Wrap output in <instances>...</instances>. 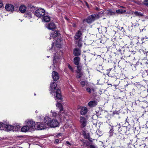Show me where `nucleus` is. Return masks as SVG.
Returning a JSON list of instances; mask_svg holds the SVG:
<instances>
[{"label":"nucleus","instance_id":"nucleus-10","mask_svg":"<svg viewBox=\"0 0 148 148\" xmlns=\"http://www.w3.org/2000/svg\"><path fill=\"white\" fill-rule=\"evenodd\" d=\"M80 122L81 124V128H84L86 126L87 121L85 117L82 116H80Z\"/></svg>","mask_w":148,"mask_h":148},{"label":"nucleus","instance_id":"nucleus-1","mask_svg":"<svg viewBox=\"0 0 148 148\" xmlns=\"http://www.w3.org/2000/svg\"><path fill=\"white\" fill-rule=\"evenodd\" d=\"M50 93L52 95H55L56 93V97L59 99H62V96L61 94V91L59 89H57V85L55 82L51 83L50 84Z\"/></svg>","mask_w":148,"mask_h":148},{"label":"nucleus","instance_id":"nucleus-58","mask_svg":"<svg viewBox=\"0 0 148 148\" xmlns=\"http://www.w3.org/2000/svg\"><path fill=\"white\" fill-rule=\"evenodd\" d=\"M148 139V137H147Z\"/></svg>","mask_w":148,"mask_h":148},{"label":"nucleus","instance_id":"nucleus-11","mask_svg":"<svg viewBox=\"0 0 148 148\" xmlns=\"http://www.w3.org/2000/svg\"><path fill=\"white\" fill-rule=\"evenodd\" d=\"M6 10L8 11L12 12L14 9V7L13 5L11 4H7L5 7Z\"/></svg>","mask_w":148,"mask_h":148},{"label":"nucleus","instance_id":"nucleus-20","mask_svg":"<svg viewBox=\"0 0 148 148\" xmlns=\"http://www.w3.org/2000/svg\"><path fill=\"white\" fill-rule=\"evenodd\" d=\"M20 11L22 13H25L26 10V6L23 5H21L19 7Z\"/></svg>","mask_w":148,"mask_h":148},{"label":"nucleus","instance_id":"nucleus-43","mask_svg":"<svg viewBox=\"0 0 148 148\" xmlns=\"http://www.w3.org/2000/svg\"><path fill=\"white\" fill-rule=\"evenodd\" d=\"M72 26L74 27H75L76 26V25L75 23H73L72 24Z\"/></svg>","mask_w":148,"mask_h":148},{"label":"nucleus","instance_id":"nucleus-42","mask_svg":"<svg viewBox=\"0 0 148 148\" xmlns=\"http://www.w3.org/2000/svg\"><path fill=\"white\" fill-rule=\"evenodd\" d=\"M3 6V3L2 2H0V8H1Z\"/></svg>","mask_w":148,"mask_h":148},{"label":"nucleus","instance_id":"nucleus-17","mask_svg":"<svg viewBox=\"0 0 148 148\" xmlns=\"http://www.w3.org/2000/svg\"><path fill=\"white\" fill-rule=\"evenodd\" d=\"M97 102L95 100L91 101L88 103V105L90 107H94L97 104Z\"/></svg>","mask_w":148,"mask_h":148},{"label":"nucleus","instance_id":"nucleus-3","mask_svg":"<svg viewBox=\"0 0 148 148\" xmlns=\"http://www.w3.org/2000/svg\"><path fill=\"white\" fill-rule=\"evenodd\" d=\"M61 39L60 38L58 39L56 41L55 46H54V43H52L51 47L49 49V51L51 52H53L54 51L55 52H56V50H57V51H58L59 52V53H61L59 50V48L61 46Z\"/></svg>","mask_w":148,"mask_h":148},{"label":"nucleus","instance_id":"nucleus-7","mask_svg":"<svg viewBox=\"0 0 148 148\" xmlns=\"http://www.w3.org/2000/svg\"><path fill=\"white\" fill-rule=\"evenodd\" d=\"M45 117L44 120V123L43 122H40L37 123V129L38 130H42L46 128L47 127H48L45 123Z\"/></svg>","mask_w":148,"mask_h":148},{"label":"nucleus","instance_id":"nucleus-15","mask_svg":"<svg viewBox=\"0 0 148 148\" xmlns=\"http://www.w3.org/2000/svg\"><path fill=\"white\" fill-rule=\"evenodd\" d=\"M59 35V34L58 31H54L51 34L50 38V39H53L58 36Z\"/></svg>","mask_w":148,"mask_h":148},{"label":"nucleus","instance_id":"nucleus-49","mask_svg":"<svg viewBox=\"0 0 148 148\" xmlns=\"http://www.w3.org/2000/svg\"><path fill=\"white\" fill-rule=\"evenodd\" d=\"M94 124V125H95V126H96L97 125V123H95V124Z\"/></svg>","mask_w":148,"mask_h":148},{"label":"nucleus","instance_id":"nucleus-25","mask_svg":"<svg viewBox=\"0 0 148 148\" xmlns=\"http://www.w3.org/2000/svg\"><path fill=\"white\" fill-rule=\"evenodd\" d=\"M126 10H122V9H119L116 10V13L120 14H122L126 12Z\"/></svg>","mask_w":148,"mask_h":148},{"label":"nucleus","instance_id":"nucleus-31","mask_svg":"<svg viewBox=\"0 0 148 148\" xmlns=\"http://www.w3.org/2000/svg\"><path fill=\"white\" fill-rule=\"evenodd\" d=\"M96 133L99 136H101L102 134L101 132L98 130L96 131Z\"/></svg>","mask_w":148,"mask_h":148},{"label":"nucleus","instance_id":"nucleus-50","mask_svg":"<svg viewBox=\"0 0 148 148\" xmlns=\"http://www.w3.org/2000/svg\"><path fill=\"white\" fill-rule=\"evenodd\" d=\"M38 111L37 110H36V113H38Z\"/></svg>","mask_w":148,"mask_h":148},{"label":"nucleus","instance_id":"nucleus-45","mask_svg":"<svg viewBox=\"0 0 148 148\" xmlns=\"http://www.w3.org/2000/svg\"><path fill=\"white\" fill-rule=\"evenodd\" d=\"M145 71L147 73V75L148 76V70H146Z\"/></svg>","mask_w":148,"mask_h":148},{"label":"nucleus","instance_id":"nucleus-2","mask_svg":"<svg viewBox=\"0 0 148 148\" xmlns=\"http://www.w3.org/2000/svg\"><path fill=\"white\" fill-rule=\"evenodd\" d=\"M45 123L48 127H58L59 125V123L56 120L53 119L51 120L50 118L49 117H45Z\"/></svg>","mask_w":148,"mask_h":148},{"label":"nucleus","instance_id":"nucleus-39","mask_svg":"<svg viewBox=\"0 0 148 148\" xmlns=\"http://www.w3.org/2000/svg\"><path fill=\"white\" fill-rule=\"evenodd\" d=\"M82 44L81 43V42L80 41H79L78 42L77 46L79 47H81L82 46Z\"/></svg>","mask_w":148,"mask_h":148},{"label":"nucleus","instance_id":"nucleus-54","mask_svg":"<svg viewBox=\"0 0 148 148\" xmlns=\"http://www.w3.org/2000/svg\"><path fill=\"white\" fill-rule=\"evenodd\" d=\"M49 57H50L49 56H47V58H49Z\"/></svg>","mask_w":148,"mask_h":148},{"label":"nucleus","instance_id":"nucleus-23","mask_svg":"<svg viewBox=\"0 0 148 148\" xmlns=\"http://www.w3.org/2000/svg\"><path fill=\"white\" fill-rule=\"evenodd\" d=\"M80 60V58L78 57H75L74 59V63L75 65H78Z\"/></svg>","mask_w":148,"mask_h":148},{"label":"nucleus","instance_id":"nucleus-48","mask_svg":"<svg viewBox=\"0 0 148 148\" xmlns=\"http://www.w3.org/2000/svg\"><path fill=\"white\" fill-rule=\"evenodd\" d=\"M116 126L119 129L120 128V127H119L120 126L119 125H117Z\"/></svg>","mask_w":148,"mask_h":148},{"label":"nucleus","instance_id":"nucleus-57","mask_svg":"<svg viewBox=\"0 0 148 148\" xmlns=\"http://www.w3.org/2000/svg\"><path fill=\"white\" fill-rule=\"evenodd\" d=\"M127 119H126V121H127Z\"/></svg>","mask_w":148,"mask_h":148},{"label":"nucleus","instance_id":"nucleus-16","mask_svg":"<svg viewBox=\"0 0 148 148\" xmlns=\"http://www.w3.org/2000/svg\"><path fill=\"white\" fill-rule=\"evenodd\" d=\"M81 51L77 48L73 50V54L75 56H78L81 55Z\"/></svg>","mask_w":148,"mask_h":148},{"label":"nucleus","instance_id":"nucleus-37","mask_svg":"<svg viewBox=\"0 0 148 148\" xmlns=\"http://www.w3.org/2000/svg\"><path fill=\"white\" fill-rule=\"evenodd\" d=\"M77 69H78V71H80V70L81 69V66H79L78 65H77Z\"/></svg>","mask_w":148,"mask_h":148},{"label":"nucleus","instance_id":"nucleus-4","mask_svg":"<svg viewBox=\"0 0 148 148\" xmlns=\"http://www.w3.org/2000/svg\"><path fill=\"white\" fill-rule=\"evenodd\" d=\"M53 52L54 54L53 65L54 67H56L58 66L61 61V59L60 57V54L61 53H59V52L58 51L56 52H55L54 51Z\"/></svg>","mask_w":148,"mask_h":148},{"label":"nucleus","instance_id":"nucleus-47","mask_svg":"<svg viewBox=\"0 0 148 148\" xmlns=\"http://www.w3.org/2000/svg\"><path fill=\"white\" fill-rule=\"evenodd\" d=\"M86 5L88 7V3H86Z\"/></svg>","mask_w":148,"mask_h":148},{"label":"nucleus","instance_id":"nucleus-41","mask_svg":"<svg viewBox=\"0 0 148 148\" xmlns=\"http://www.w3.org/2000/svg\"><path fill=\"white\" fill-rule=\"evenodd\" d=\"M62 135V134L61 133H59L58 134L57 136H61Z\"/></svg>","mask_w":148,"mask_h":148},{"label":"nucleus","instance_id":"nucleus-24","mask_svg":"<svg viewBox=\"0 0 148 148\" xmlns=\"http://www.w3.org/2000/svg\"><path fill=\"white\" fill-rule=\"evenodd\" d=\"M13 126L14 127V129H13L14 131H18L20 130V126L17 124H16Z\"/></svg>","mask_w":148,"mask_h":148},{"label":"nucleus","instance_id":"nucleus-46","mask_svg":"<svg viewBox=\"0 0 148 148\" xmlns=\"http://www.w3.org/2000/svg\"><path fill=\"white\" fill-rule=\"evenodd\" d=\"M111 13V14H114V12H112Z\"/></svg>","mask_w":148,"mask_h":148},{"label":"nucleus","instance_id":"nucleus-27","mask_svg":"<svg viewBox=\"0 0 148 148\" xmlns=\"http://www.w3.org/2000/svg\"><path fill=\"white\" fill-rule=\"evenodd\" d=\"M51 115L53 117H56L57 116V114L56 112L54 111H52V110L51 111Z\"/></svg>","mask_w":148,"mask_h":148},{"label":"nucleus","instance_id":"nucleus-33","mask_svg":"<svg viewBox=\"0 0 148 148\" xmlns=\"http://www.w3.org/2000/svg\"><path fill=\"white\" fill-rule=\"evenodd\" d=\"M80 84L83 87L85 86V82L84 81H82L80 82Z\"/></svg>","mask_w":148,"mask_h":148},{"label":"nucleus","instance_id":"nucleus-18","mask_svg":"<svg viewBox=\"0 0 148 148\" xmlns=\"http://www.w3.org/2000/svg\"><path fill=\"white\" fill-rule=\"evenodd\" d=\"M5 127L7 131H11L13 130L14 129V127L13 126L9 125H5Z\"/></svg>","mask_w":148,"mask_h":148},{"label":"nucleus","instance_id":"nucleus-9","mask_svg":"<svg viewBox=\"0 0 148 148\" xmlns=\"http://www.w3.org/2000/svg\"><path fill=\"white\" fill-rule=\"evenodd\" d=\"M56 105L57 107L59 108L60 109V112L58 114L59 116L60 117L62 116H64V111L63 110V107L62 105L59 103H57Z\"/></svg>","mask_w":148,"mask_h":148},{"label":"nucleus","instance_id":"nucleus-29","mask_svg":"<svg viewBox=\"0 0 148 148\" xmlns=\"http://www.w3.org/2000/svg\"><path fill=\"white\" fill-rule=\"evenodd\" d=\"M142 2L146 6H148V0H142Z\"/></svg>","mask_w":148,"mask_h":148},{"label":"nucleus","instance_id":"nucleus-32","mask_svg":"<svg viewBox=\"0 0 148 148\" xmlns=\"http://www.w3.org/2000/svg\"><path fill=\"white\" fill-rule=\"evenodd\" d=\"M110 133V136H112L114 134V133L113 132V130H111L110 131H109Z\"/></svg>","mask_w":148,"mask_h":148},{"label":"nucleus","instance_id":"nucleus-51","mask_svg":"<svg viewBox=\"0 0 148 148\" xmlns=\"http://www.w3.org/2000/svg\"><path fill=\"white\" fill-rule=\"evenodd\" d=\"M121 7L122 8H125V7H123V6H121Z\"/></svg>","mask_w":148,"mask_h":148},{"label":"nucleus","instance_id":"nucleus-12","mask_svg":"<svg viewBox=\"0 0 148 148\" xmlns=\"http://www.w3.org/2000/svg\"><path fill=\"white\" fill-rule=\"evenodd\" d=\"M46 26L48 29L51 30H53L56 28L55 25L53 22L50 23Z\"/></svg>","mask_w":148,"mask_h":148},{"label":"nucleus","instance_id":"nucleus-35","mask_svg":"<svg viewBox=\"0 0 148 148\" xmlns=\"http://www.w3.org/2000/svg\"><path fill=\"white\" fill-rule=\"evenodd\" d=\"M66 145L69 146H71L72 145V144L70 143L69 141H66Z\"/></svg>","mask_w":148,"mask_h":148},{"label":"nucleus","instance_id":"nucleus-40","mask_svg":"<svg viewBox=\"0 0 148 148\" xmlns=\"http://www.w3.org/2000/svg\"><path fill=\"white\" fill-rule=\"evenodd\" d=\"M55 142L58 144V143H59V139H56L55 140Z\"/></svg>","mask_w":148,"mask_h":148},{"label":"nucleus","instance_id":"nucleus-13","mask_svg":"<svg viewBox=\"0 0 148 148\" xmlns=\"http://www.w3.org/2000/svg\"><path fill=\"white\" fill-rule=\"evenodd\" d=\"M52 77L53 79L55 81L58 80L59 77L58 74L56 71H53L52 73Z\"/></svg>","mask_w":148,"mask_h":148},{"label":"nucleus","instance_id":"nucleus-52","mask_svg":"<svg viewBox=\"0 0 148 148\" xmlns=\"http://www.w3.org/2000/svg\"><path fill=\"white\" fill-rule=\"evenodd\" d=\"M123 29V27H121V29Z\"/></svg>","mask_w":148,"mask_h":148},{"label":"nucleus","instance_id":"nucleus-36","mask_svg":"<svg viewBox=\"0 0 148 148\" xmlns=\"http://www.w3.org/2000/svg\"><path fill=\"white\" fill-rule=\"evenodd\" d=\"M68 67L69 69L72 72L73 71V68L69 64L68 65Z\"/></svg>","mask_w":148,"mask_h":148},{"label":"nucleus","instance_id":"nucleus-34","mask_svg":"<svg viewBox=\"0 0 148 148\" xmlns=\"http://www.w3.org/2000/svg\"><path fill=\"white\" fill-rule=\"evenodd\" d=\"M86 90L89 93H90L91 92V90L90 88H87L86 89Z\"/></svg>","mask_w":148,"mask_h":148},{"label":"nucleus","instance_id":"nucleus-6","mask_svg":"<svg viewBox=\"0 0 148 148\" xmlns=\"http://www.w3.org/2000/svg\"><path fill=\"white\" fill-rule=\"evenodd\" d=\"M45 10L43 9L40 8L36 10L34 15L38 18H40L45 15Z\"/></svg>","mask_w":148,"mask_h":148},{"label":"nucleus","instance_id":"nucleus-21","mask_svg":"<svg viewBox=\"0 0 148 148\" xmlns=\"http://www.w3.org/2000/svg\"><path fill=\"white\" fill-rule=\"evenodd\" d=\"M30 126H27V125H26V126H23L21 129V131L23 132H26L28 131L30 129L29 128Z\"/></svg>","mask_w":148,"mask_h":148},{"label":"nucleus","instance_id":"nucleus-55","mask_svg":"<svg viewBox=\"0 0 148 148\" xmlns=\"http://www.w3.org/2000/svg\"><path fill=\"white\" fill-rule=\"evenodd\" d=\"M143 30H144V29H143L142 30V31H143Z\"/></svg>","mask_w":148,"mask_h":148},{"label":"nucleus","instance_id":"nucleus-5","mask_svg":"<svg viewBox=\"0 0 148 148\" xmlns=\"http://www.w3.org/2000/svg\"><path fill=\"white\" fill-rule=\"evenodd\" d=\"M99 16L97 14H93L88 16L86 19L87 22L91 23L95 20L98 18Z\"/></svg>","mask_w":148,"mask_h":148},{"label":"nucleus","instance_id":"nucleus-8","mask_svg":"<svg viewBox=\"0 0 148 148\" xmlns=\"http://www.w3.org/2000/svg\"><path fill=\"white\" fill-rule=\"evenodd\" d=\"M25 123L27 125V126H30V129H34L35 127V123L31 119H28L25 121Z\"/></svg>","mask_w":148,"mask_h":148},{"label":"nucleus","instance_id":"nucleus-53","mask_svg":"<svg viewBox=\"0 0 148 148\" xmlns=\"http://www.w3.org/2000/svg\"><path fill=\"white\" fill-rule=\"evenodd\" d=\"M65 18L67 20V18L66 17H65Z\"/></svg>","mask_w":148,"mask_h":148},{"label":"nucleus","instance_id":"nucleus-19","mask_svg":"<svg viewBox=\"0 0 148 148\" xmlns=\"http://www.w3.org/2000/svg\"><path fill=\"white\" fill-rule=\"evenodd\" d=\"M44 16L42 18V21H44L45 22H48L50 20V17L49 16L47 15H44Z\"/></svg>","mask_w":148,"mask_h":148},{"label":"nucleus","instance_id":"nucleus-56","mask_svg":"<svg viewBox=\"0 0 148 148\" xmlns=\"http://www.w3.org/2000/svg\"><path fill=\"white\" fill-rule=\"evenodd\" d=\"M34 95H36V94H34Z\"/></svg>","mask_w":148,"mask_h":148},{"label":"nucleus","instance_id":"nucleus-14","mask_svg":"<svg viewBox=\"0 0 148 148\" xmlns=\"http://www.w3.org/2000/svg\"><path fill=\"white\" fill-rule=\"evenodd\" d=\"M80 113L82 115H84L85 114L88 112L87 108L85 107H83L81 108Z\"/></svg>","mask_w":148,"mask_h":148},{"label":"nucleus","instance_id":"nucleus-22","mask_svg":"<svg viewBox=\"0 0 148 148\" xmlns=\"http://www.w3.org/2000/svg\"><path fill=\"white\" fill-rule=\"evenodd\" d=\"M82 34L81 32L80 31H78L76 33L74 37L75 39L76 40L80 38Z\"/></svg>","mask_w":148,"mask_h":148},{"label":"nucleus","instance_id":"nucleus-26","mask_svg":"<svg viewBox=\"0 0 148 148\" xmlns=\"http://www.w3.org/2000/svg\"><path fill=\"white\" fill-rule=\"evenodd\" d=\"M134 14L136 16L141 17L143 16V14L140 12L135 11L134 13Z\"/></svg>","mask_w":148,"mask_h":148},{"label":"nucleus","instance_id":"nucleus-28","mask_svg":"<svg viewBox=\"0 0 148 148\" xmlns=\"http://www.w3.org/2000/svg\"><path fill=\"white\" fill-rule=\"evenodd\" d=\"M77 78H80L82 76V74L81 71H77Z\"/></svg>","mask_w":148,"mask_h":148},{"label":"nucleus","instance_id":"nucleus-38","mask_svg":"<svg viewBox=\"0 0 148 148\" xmlns=\"http://www.w3.org/2000/svg\"><path fill=\"white\" fill-rule=\"evenodd\" d=\"M89 147L90 148H97V147L93 145H90Z\"/></svg>","mask_w":148,"mask_h":148},{"label":"nucleus","instance_id":"nucleus-44","mask_svg":"<svg viewBox=\"0 0 148 148\" xmlns=\"http://www.w3.org/2000/svg\"><path fill=\"white\" fill-rule=\"evenodd\" d=\"M84 144H85V143L86 144V146L89 145V144L88 143H86L85 142H84Z\"/></svg>","mask_w":148,"mask_h":148},{"label":"nucleus","instance_id":"nucleus-30","mask_svg":"<svg viewBox=\"0 0 148 148\" xmlns=\"http://www.w3.org/2000/svg\"><path fill=\"white\" fill-rule=\"evenodd\" d=\"M4 126H5V124L0 122V130H2Z\"/></svg>","mask_w":148,"mask_h":148}]
</instances>
